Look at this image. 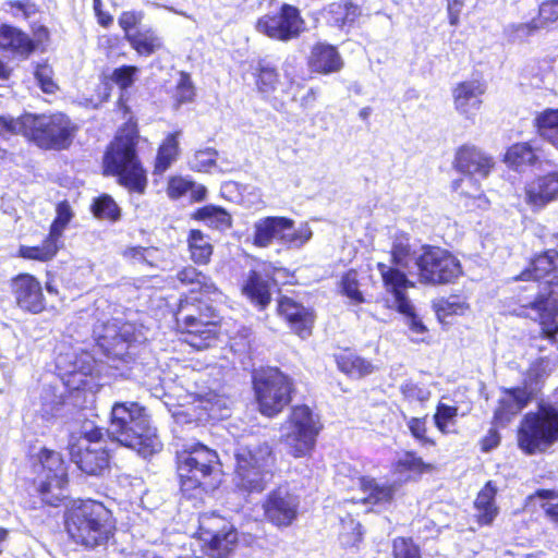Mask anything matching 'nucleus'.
<instances>
[{
	"instance_id": "1",
	"label": "nucleus",
	"mask_w": 558,
	"mask_h": 558,
	"mask_svg": "<svg viewBox=\"0 0 558 558\" xmlns=\"http://www.w3.org/2000/svg\"><path fill=\"white\" fill-rule=\"evenodd\" d=\"M138 142L137 123L130 118L108 146L104 168L107 174L118 177L120 185L131 192L144 194L147 187V173L136 151Z\"/></svg>"
},
{
	"instance_id": "2",
	"label": "nucleus",
	"mask_w": 558,
	"mask_h": 558,
	"mask_svg": "<svg viewBox=\"0 0 558 558\" xmlns=\"http://www.w3.org/2000/svg\"><path fill=\"white\" fill-rule=\"evenodd\" d=\"M109 432L121 445L145 458L158 452L162 447L146 410L136 402L113 404Z\"/></svg>"
},
{
	"instance_id": "3",
	"label": "nucleus",
	"mask_w": 558,
	"mask_h": 558,
	"mask_svg": "<svg viewBox=\"0 0 558 558\" xmlns=\"http://www.w3.org/2000/svg\"><path fill=\"white\" fill-rule=\"evenodd\" d=\"M65 529L75 543L94 548L111 537L114 525L111 512L102 504L86 500L68 511Z\"/></svg>"
},
{
	"instance_id": "4",
	"label": "nucleus",
	"mask_w": 558,
	"mask_h": 558,
	"mask_svg": "<svg viewBox=\"0 0 558 558\" xmlns=\"http://www.w3.org/2000/svg\"><path fill=\"white\" fill-rule=\"evenodd\" d=\"M0 124L13 133L23 134L43 148H65L74 133L70 120L60 112L50 116L26 113L10 120L0 118Z\"/></svg>"
},
{
	"instance_id": "5",
	"label": "nucleus",
	"mask_w": 558,
	"mask_h": 558,
	"mask_svg": "<svg viewBox=\"0 0 558 558\" xmlns=\"http://www.w3.org/2000/svg\"><path fill=\"white\" fill-rule=\"evenodd\" d=\"M218 456L204 445L196 444L178 453V474L181 490L189 497L194 492L208 490L219 482Z\"/></svg>"
},
{
	"instance_id": "6",
	"label": "nucleus",
	"mask_w": 558,
	"mask_h": 558,
	"mask_svg": "<svg viewBox=\"0 0 558 558\" xmlns=\"http://www.w3.org/2000/svg\"><path fill=\"white\" fill-rule=\"evenodd\" d=\"M235 483L243 490L262 492L272 477V449L267 442L241 445L235 452Z\"/></svg>"
},
{
	"instance_id": "7",
	"label": "nucleus",
	"mask_w": 558,
	"mask_h": 558,
	"mask_svg": "<svg viewBox=\"0 0 558 558\" xmlns=\"http://www.w3.org/2000/svg\"><path fill=\"white\" fill-rule=\"evenodd\" d=\"M313 230L307 222L295 226V221L284 216L258 218L252 226L250 239L259 248L277 243L287 248L299 250L311 241Z\"/></svg>"
},
{
	"instance_id": "8",
	"label": "nucleus",
	"mask_w": 558,
	"mask_h": 558,
	"mask_svg": "<svg viewBox=\"0 0 558 558\" xmlns=\"http://www.w3.org/2000/svg\"><path fill=\"white\" fill-rule=\"evenodd\" d=\"M519 448L526 454L545 452L558 441V409L542 407L525 414L517 435Z\"/></svg>"
},
{
	"instance_id": "9",
	"label": "nucleus",
	"mask_w": 558,
	"mask_h": 558,
	"mask_svg": "<svg viewBox=\"0 0 558 558\" xmlns=\"http://www.w3.org/2000/svg\"><path fill=\"white\" fill-rule=\"evenodd\" d=\"M101 429L87 423L69 441L72 461L87 475H101L109 468V454Z\"/></svg>"
},
{
	"instance_id": "10",
	"label": "nucleus",
	"mask_w": 558,
	"mask_h": 558,
	"mask_svg": "<svg viewBox=\"0 0 558 558\" xmlns=\"http://www.w3.org/2000/svg\"><path fill=\"white\" fill-rule=\"evenodd\" d=\"M322 429L319 416L307 405L294 407L283 426L282 441L289 454L304 458L312 454Z\"/></svg>"
},
{
	"instance_id": "11",
	"label": "nucleus",
	"mask_w": 558,
	"mask_h": 558,
	"mask_svg": "<svg viewBox=\"0 0 558 558\" xmlns=\"http://www.w3.org/2000/svg\"><path fill=\"white\" fill-rule=\"evenodd\" d=\"M386 292L389 298L386 299L387 307L397 310L408 317V325L413 335L414 341H422L427 332L426 326L415 315L414 308L407 296V291L414 287L404 272L386 266L384 263L377 264Z\"/></svg>"
},
{
	"instance_id": "12",
	"label": "nucleus",
	"mask_w": 558,
	"mask_h": 558,
	"mask_svg": "<svg viewBox=\"0 0 558 558\" xmlns=\"http://www.w3.org/2000/svg\"><path fill=\"white\" fill-rule=\"evenodd\" d=\"M192 306L187 300L181 301L177 320L184 336L183 340L196 350H204L217 340L218 317L209 306L205 311L201 306L195 310Z\"/></svg>"
},
{
	"instance_id": "13",
	"label": "nucleus",
	"mask_w": 558,
	"mask_h": 558,
	"mask_svg": "<svg viewBox=\"0 0 558 558\" xmlns=\"http://www.w3.org/2000/svg\"><path fill=\"white\" fill-rule=\"evenodd\" d=\"M35 464V484L44 502L56 506L63 498L68 471L62 456L53 450L41 449Z\"/></svg>"
},
{
	"instance_id": "14",
	"label": "nucleus",
	"mask_w": 558,
	"mask_h": 558,
	"mask_svg": "<svg viewBox=\"0 0 558 558\" xmlns=\"http://www.w3.org/2000/svg\"><path fill=\"white\" fill-rule=\"evenodd\" d=\"M254 388L263 415H277L290 401L291 383L276 368L262 372L254 377Z\"/></svg>"
},
{
	"instance_id": "15",
	"label": "nucleus",
	"mask_w": 558,
	"mask_h": 558,
	"mask_svg": "<svg viewBox=\"0 0 558 558\" xmlns=\"http://www.w3.org/2000/svg\"><path fill=\"white\" fill-rule=\"evenodd\" d=\"M421 282L441 284L449 283L461 274L459 259L446 250L430 247L416 260Z\"/></svg>"
},
{
	"instance_id": "16",
	"label": "nucleus",
	"mask_w": 558,
	"mask_h": 558,
	"mask_svg": "<svg viewBox=\"0 0 558 558\" xmlns=\"http://www.w3.org/2000/svg\"><path fill=\"white\" fill-rule=\"evenodd\" d=\"M300 496L288 485L270 490L262 502L265 520L281 529L288 527L299 517Z\"/></svg>"
},
{
	"instance_id": "17",
	"label": "nucleus",
	"mask_w": 558,
	"mask_h": 558,
	"mask_svg": "<svg viewBox=\"0 0 558 558\" xmlns=\"http://www.w3.org/2000/svg\"><path fill=\"white\" fill-rule=\"evenodd\" d=\"M558 268V252L549 250L537 255L531 265V268L524 270L520 275L521 280L533 279L541 281L546 279L542 284L543 288L538 306L553 307L558 305V276L554 272Z\"/></svg>"
},
{
	"instance_id": "18",
	"label": "nucleus",
	"mask_w": 558,
	"mask_h": 558,
	"mask_svg": "<svg viewBox=\"0 0 558 558\" xmlns=\"http://www.w3.org/2000/svg\"><path fill=\"white\" fill-rule=\"evenodd\" d=\"M202 537L210 558H228L239 541L234 526L220 517H205L201 522Z\"/></svg>"
},
{
	"instance_id": "19",
	"label": "nucleus",
	"mask_w": 558,
	"mask_h": 558,
	"mask_svg": "<svg viewBox=\"0 0 558 558\" xmlns=\"http://www.w3.org/2000/svg\"><path fill=\"white\" fill-rule=\"evenodd\" d=\"M256 28L271 39L288 41L305 29V22L296 8L284 4L278 13L260 17Z\"/></svg>"
},
{
	"instance_id": "20",
	"label": "nucleus",
	"mask_w": 558,
	"mask_h": 558,
	"mask_svg": "<svg viewBox=\"0 0 558 558\" xmlns=\"http://www.w3.org/2000/svg\"><path fill=\"white\" fill-rule=\"evenodd\" d=\"M558 25V0H546L541 3L537 16L529 22L507 24L502 29L504 38L509 44H524L536 32Z\"/></svg>"
},
{
	"instance_id": "21",
	"label": "nucleus",
	"mask_w": 558,
	"mask_h": 558,
	"mask_svg": "<svg viewBox=\"0 0 558 558\" xmlns=\"http://www.w3.org/2000/svg\"><path fill=\"white\" fill-rule=\"evenodd\" d=\"M136 340L135 329L132 324L124 323L118 326L116 323H108L104 327V333L99 335V345L116 359L126 361L131 355Z\"/></svg>"
},
{
	"instance_id": "22",
	"label": "nucleus",
	"mask_w": 558,
	"mask_h": 558,
	"mask_svg": "<svg viewBox=\"0 0 558 558\" xmlns=\"http://www.w3.org/2000/svg\"><path fill=\"white\" fill-rule=\"evenodd\" d=\"M16 304L24 311L38 314L45 310V298L40 282L29 274H20L11 281Z\"/></svg>"
},
{
	"instance_id": "23",
	"label": "nucleus",
	"mask_w": 558,
	"mask_h": 558,
	"mask_svg": "<svg viewBox=\"0 0 558 558\" xmlns=\"http://www.w3.org/2000/svg\"><path fill=\"white\" fill-rule=\"evenodd\" d=\"M486 84L481 80L458 83L452 89L454 109L465 119L473 120L482 107Z\"/></svg>"
},
{
	"instance_id": "24",
	"label": "nucleus",
	"mask_w": 558,
	"mask_h": 558,
	"mask_svg": "<svg viewBox=\"0 0 558 558\" xmlns=\"http://www.w3.org/2000/svg\"><path fill=\"white\" fill-rule=\"evenodd\" d=\"M494 165L493 158L474 145L459 147L453 160L454 169L468 174L471 179L473 177L487 178Z\"/></svg>"
},
{
	"instance_id": "25",
	"label": "nucleus",
	"mask_w": 558,
	"mask_h": 558,
	"mask_svg": "<svg viewBox=\"0 0 558 558\" xmlns=\"http://www.w3.org/2000/svg\"><path fill=\"white\" fill-rule=\"evenodd\" d=\"M525 203L538 210L558 196V172H550L537 177L526 183L524 187Z\"/></svg>"
},
{
	"instance_id": "26",
	"label": "nucleus",
	"mask_w": 558,
	"mask_h": 558,
	"mask_svg": "<svg viewBox=\"0 0 558 558\" xmlns=\"http://www.w3.org/2000/svg\"><path fill=\"white\" fill-rule=\"evenodd\" d=\"M278 310L299 337L304 339L311 335L314 323L312 312L287 296L279 301Z\"/></svg>"
},
{
	"instance_id": "27",
	"label": "nucleus",
	"mask_w": 558,
	"mask_h": 558,
	"mask_svg": "<svg viewBox=\"0 0 558 558\" xmlns=\"http://www.w3.org/2000/svg\"><path fill=\"white\" fill-rule=\"evenodd\" d=\"M531 400V393L523 388L505 390L494 413L497 425H507Z\"/></svg>"
},
{
	"instance_id": "28",
	"label": "nucleus",
	"mask_w": 558,
	"mask_h": 558,
	"mask_svg": "<svg viewBox=\"0 0 558 558\" xmlns=\"http://www.w3.org/2000/svg\"><path fill=\"white\" fill-rule=\"evenodd\" d=\"M307 64L313 72L327 75L339 72L344 63L335 46L318 43L313 46Z\"/></svg>"
},
{
	"instance_id": "29",
	"label": "nucleus",
	"mask_w": 558,
	"mask_h": 558,
	"mask_svg": "<svg viewBox=\"0 0 558 558\" xmlns=\"http://www.w3.org/2000/svg\"><path fill=\"white\" fill-rule=\"evenodd\" d=\"M360 487L363 493V497L360 498V501L363 504L385 506L391 504L399 485L396 482H378L373 477L363 476L360 478Z\"/></svg>"
},
{
	"instance_id": "30",
	"label": "nucleus",
	"mask_w": 558,
	"mask_h": 558,
	"mask_svg": "<svg viewBox=\"0 0 558 558\" xmlns=\"http://www.w3.org/2000/svg\"><path fill=\"white\" fill-rule=\"evenodd\" d=\"M182 134V130H175L166 134L158 146L154 160V175H162L178 160L181 153L180 140Z\"/></svg>"
},
{
	"instance_id": "31",
	"label": "nucleus",
	"mask_w": 558,
	"mask_h": 558,
	"mask_svg": "<svg viewBox=\"0 0 558 558\" xmlns=\"http://www.w3.org/2000/svg\"><path fill=\"white\" fill-rule=\"evenodd\" d=\"M504 162L517 172H525L539 161L538 151L529 142H519L509 146L504 155Z\"/></svg>"
},
{
	"instance_id": "32",
	"label": "nucleus",
	"mask_w": 558,
	"mask_h": 558,
	"mask_svg": "<svg viewBox=\"0 0 558 558\" xmlns=\"http://www.w3.org/2000/svg\"><path fill=\"white\" fill-rule=\"evenodd\" d=\"M497 486L493 482H487L478 492L474 500V517L480 525H490L499 513L495 497Z\"/></svg>"
},
{
	"instance_id": "33",
	"label": "nucleus",
	"mask_w": 558,
	"mask_h": 558,
	"mask_svg": "<svg viewBox=\"0 0 558 558\" xmlns=\"http://www.w3.org/2000/svg\"><path fill=\"white\" fill-rule=\"evenodd\" d=\"M0 49L28 57L34 51V46L25 33L15 27L2 25L0 26Z\"/></svg>"
},
{
	"instance_id": "34",
	"label": "nucleus",
	"mask_w": 558,
	"mask_h": 558,
	"mask_svg": "<svg viewBox=\"0 0 558 558\" xmlns=\"http://www.w3.org/2000/svg\"><path fill=\"white\" fill-rule=\"evenodd\" d=\"M335 360L340 372L352 378H361L374 372V365L356 355L350 350H342L335 354Z\"/></svg>"
},
{
	"instance_id": "35",
	"label": "nucleus",
	"mask_w": 558,
	"mask_h": 558,
	"mask_svg": "<svg viewBox=\"0 0 558 558\" xmlns=\"http://www.w3.org/2000/svg\"><path fill=\"white\" fill-rule=\"evenodd\" d=\"M456 192H459L464 198V206L470 209H478L485 211L489 208L490 202L487 196L481 191L480 186L475 184L471 178L456 180L452 183Z\"/></svg>"
},
{
	"instance_id": "36",
	"label": "nucleus",
	"mask_w": 558,
	"mask_h": 558,
	"mask_svg": "<svg viewBox=\"0 0 558 558\" xmlns=\"http://www.w3.org/2000/svg\"><path fill=\"white\" fill-rule=\"evenodd\" d=\"M533 125L539 137L558 150V109L546 108L536 112Z\"/></svg>"
},
{
	"instance_id": "37",
	"label": "nucleus",
	"mask_w": 558,
	"mask_h": 558,
	"mask_svg": "<svg viewBox=\"0 0 558 558\" xmlns=\"http://www.w3.org/2000/svg\"><path fill=\"white\" fill-rule=\"evenodd\" d=\"M64 359L60 356L57 361L58 366L64 371L66 375L70 376L68 383H77L75 388H80L81 386L86 385V380L84 379L88 375H92L94 371L95 361L90 354L84 352L80 356L75 357V361L69 366H64Z\"/></svg>"
},
{
	"instance_id": "38",
	"label": "nucleus",
	"mask_w": 558,
	"mask_h": 558,
	"mask_svg": "<svg viewBox=\"0 0 558 558\" xmlns=\"http://www.w3.org/2000/svg\"><path fill=\"white\" fill-rule=\"evenodd\" d=\"M177 278L181 283L192 286L191 292H199L209 296L220 294L214 282L193 266L182 268L178 271Z\"/></svg>"
},
{
	"instance_id": "39",
	"label": "nucleus",
	"mask_w": 558,
	"mask_h": 558,
	"mask_svg": "<svg viewBox=\"0 0 558 558\" xmlns=\"http://www.w3.org/2000/svg\"><path fill=\"white\" fill-rule=\"evenodd\" d=\"M191 259L197 265H207L214 252L208 235L201 230H191L187 238Z\"/></svg>"
},
{
	"instance_id": "40",
	"label": "nucleus",
	"mask_w": 558,
	"mask_h": 558,
	"mask_svg": "<svg viewBox=\"0 0 558 558\" xmlns=\"http://www.w3.org/2000/svg\"><path fill=\"white\" fill-rule=\"evenodd\" d=\"M243 294L253 303L265 307L270 301V292L268 281L258 272L252 271L242 287Z\"/></svg>"
},
{
	"instance_id": "41",
	"label": "nucleus",
	"mask_w": 558,
	"mask_h": 558,
	"mask_svg": "<svg viewBox=\"0 0 558 558\" xmlns=\"http://www.w3.org/2000/svg\"><path fill=\"white\" fill-rule=\"evenodd\" d=\"M254 75L258 92L266 96L272 95L281 85L276 68L265 60L257 62Z\"/></svg>"
},
{
	"instance_id": "42",
	"label": "nucleus",
	"mask_w": 558,
	"mask_h": 558,
	"mask_svg": "<svg viewBox=\"0 0 558 558\" xmlns=\"http://www.w3.org/2000/svg\"><path fill=\"white\" fill-rule=\"evenodd\" d=\"M438 319L441 323H450L452 316H464L470 311V305L460 296L453 295L441 299L434 304Z\"/></svg>"
},
{
	"instance_id": "43",
	"label": "nucleus",
	"mask_w": 558,
	"mask_h": 558,
	"mask_svg": "<svg viewBox=\"0 0 558 558\" xmlns=\"http://www.w3.org/2000/svg\"><path fill=\"white\" fill-rule=\"evenodd\" d=\"M193 217L216 229H226L231 226V216L223 208L214 205L197 209Z\"/></svg>"
},
{
	"instance_id": "44",
	"label": "nucleus",
	"mask_w": 558,
	"mask_h": 558,
	"mask_svg": "<svg viewBox=\"0 0 558 558\" xmlns=\"http://www.w3.org/2000/svg\"><path fill=\"white\" fill-rule=\"evenodd\" d=\"M57 241L49 234L48 239L38 246L21 245L17 256L38 262L50 260L58 252Z\"/></svg>"
},
{
	"instance_id": "45",
	"label": "nucleus",
	"mask_w": 558,
	"mask_h": 558,
	"mask_svg": "<svg viewBox=\"0 0 558 558\" xmlns=\"http://www.w3.org/2000/svg\"><path fill=\"white\" fill-rule=\"evenodd\" d=\"M444 399L437 403L433 420L436 428L441 434H450L454 432L453 427L456 426L459 411L456 405L446 403Z\"/></svg>"
},
{
	"instance_id": "46",
	"label": "nucleus",
	"mask_w": 558,
	"mask_h": 558,
	"mask_svg": "<svg viewBox=\"0 0 558 558\" xmlns=\"http://www.w3.org/2000/svg\"><path fill=\"white\" fill-rule=\"evenodd\" d=\"M131 46L140 53L149 56L161 48V39L151 31H138L129 35Z\"/></svg>"
},
{
	"instance_id": "47",
	"label": "nucleus",
	"mask_w": 558,
	"mask_h": 558,
	"mask_svg": "<svg viewBox=\"0 0 558 558\" xmlns=\"http://www.w3.org/2000/svg\"><path fill=\"white\" fill-rule=\"evenodd\" d=\"M328 14H330V21L339 26L344 27L351 25L357 16L361 14V10L357 5L343 1L340 3H332L328 8Z\"/></svg>"
},
{
	"instance_id": "48",
	"label": "nucleus",
	"mask_w": 558,
	"mask_h": 558,
	"mask_svg": "<svg viewBox=\"0 0 558 558\" xmlns=\"http://www.w3.org/2000/svg\"><path fill=\"white\" fill-rule=\"evenodd\" d=\"M412 260L410 239L405 234L396 235L391 247V268L403 272L400 268H408ZM390 267V265H388Z\"/></svg>"
},
{
	"instance_id": "49",
	"label": "nucleus",
	"mask_w": 558,
	"mask_h": 558,
	"mask_svg": "<svg viewBox=\"0 0 558 558\" xmlns=\"http://www.w3.org/2000/svg\"><path fill=\"white\" fill-rule=\"evenodd\" d=\"M339 288L341 293L351 302L359 304L364 302V296L360 290L359 274L354 269H350L341 276Z\"/></svg>"
},
{
	"instance_id": "50",
	"label": "nucleus",
	"mask_w": 558,
	"mask_h": 558,
	"mask_svg": "<svg viewBox=\"0 0 558 558\" xmlns=\"http://www.w3.org/2000/svg\"><path fill=\"white\" fill-rule=\"evenodd\" d=\"M95 217L116 221L120 218V208L109 195H101L92 206Z\"/></svg>"
},
{
	"instance_id": "51",
	"label": "nucleus",
	"mask_w": 558,
	"mask_h": 558,
	"mask_svg": "<svg viewBox=\"0 0 558 558\" xmlns=\"http://www.w3.org/2000/svg\"><path fill=\"white\" fill-rule=\"evenodd\" d=\"M425 469L426 465L421 458L412 453H405L396 463L395 473L404 475V478L409 480L411 478L412 474H421Z\"/></svg>"
},
{
	"instance_id": "52",
	"label": "nucleus",
	"mask_w": 558,
	"mask_h": 558,
	"mask_svg": "<svg viewBox=\"0 0 558 558\" xmlns=\"http://www.w3.org/2000/svg\"><path fill=\"white\" fill-rule=\"evenodd\" d=\"M400 391L409 402L417 401L424 403L428 401L432 396V390L428 385L413 380L403 383L400 387Z\"/></svg>"
},
{
	"instance_id": "53",
	"label": "nucleus",
	"mask_w": 558,
	"mask_h": 558,
	"mask_svg": "<svg viewBox=\"0 0 558 558\" xmlns=\"http://www.w3.org/2000/svg\"><path fill=\"white\" fill-rule=\"evenodd\" d=\"M195 88L189 74L180 73L172 90V98L177 105L190 102L194 99Z\"/></svg>"
},
{
	"instance_id": "54",
	"label": "nucleus",
	"mask_w": 558,
	"mask_h": 558,
	"mask_svg": "<svg viewBox=\"0 0 558 558\" xmlns=\"http://www.w3.org/2000/svg\"><path fill=\"white\" fill-rule=\"evenodd\" d=\"M218 153L214 148L196 150L190 160V167L199 172H209L215 166Z\"/></svg>"
},
{
	"instance_id": "55",
	"label": "nucleus",
	"mask_w": 558,
	"mask_h": 558,
	"mask_svg": "<svg viewBox=\"0 0 558 558\" xmlns=\"http://www.w3.org/2000/svg\"><path fill=\"white\" fill-rule=\"evenodd\" d=\"M34 76L44 93L53 94L58 89V85L53 80L52 68L49 64H37L34 71Z\"/></svg>"
},
{
	"instance_id": "56",
	"label": "nucleus",
	"mask_w": 558,
	"mask_h": 558,
	"mask_svg": "<svg viewBox=\"0 0 558 558\" xmlns=\"http://www.w3.org/2000/svg\"><path fill=\"white\" fill-rule=\"evenodd\" d=\"M140 70L133 65H123L113 70L110 78L122 90L131 87L138 74Z\"/></svg>"
},
{
	"instance_id": "57",
	"label": "nucleus",
	"mask_w": 558,
	"mask_h": 558,
	"mask_svg": "<svg viewBox=\"0 0 558 558\" xmlns=\"http://www.w3.org/2000/svg\"><path fill=\"white\" fill-rule=\"evenodd\" d=\"M73 217L72 209L66 202H62L57 206V217L51 225L50 235L58 240L68 223Z\"/></svg>"
},
{
	"instance_id": "58",
	"label": "nucleus",
	"mask_w": 558,
	"mask_h": 558,
	"mask_svg": "<svg viewBox=\"0 0 558 558\" xmlns=\"http://www.w3.org/2000/svg\"><path fill=\"white\" fill-rule=\"evenodd\" d=\"M532 499H538L541 507L545 512L558 523V495L550 490H538L532 496Z\"/></svg>"
},
{
	"instance_id": "59",
	"label": "nucleus",
	"mask_w": 558,
	"mask_h": 558,
	"mask_svg": "<svg viewBox=\"0 0 558 558\" xmlns=\"http://www.w3.org/2000/svg\"><path fill=\"white\" fill-rule=\"evenodd\" d=\"M395 558H421L418 547L411 541L399 537L393 542Z\"/></svg>"
},
{
	"instance_id": "60",
	"label": "nucleus",
	"mask_w": 558,
	"mask_h": 558,
	"mask_svg": "<svg viewBox=\"0 0 558 558\" xmlns=\"http://www.w3.org/2000/svg\"><path fill=\"white\" fill-rule=\"evenodd\" d=\"M192 187V182L183 177H171L168 181L167 194L170 198L177 199L183 196Z\"/></svg>"
},
{
	"instance_id": "61",
	"label": "nucleus",
	"mask_w": 558,
	"mask_h": 558,
	"mask_svg": "<svg viewBox=\"0 0 558 558\" xmlns=\"http://www.w3.org/2000/svg\"><path fill=\"white\" fill-rule=\"evenodd\" d=\"M407 426L414 438L422 442L433 444L426 435L427 427L425 417H410L407 421Z\"/></svg>"
},
{
	"instance_id": "62",
	"label": "nucleus",
	"mask_w": 558,
	"mask_h": 558,
	"mask_svg": "<svg viewBox=\"0 0 558 558\" xmlns=\"http://www.w3.org/2000/svg\"><path fill=\"white\" fill-rule=\"evenodd\" d=\"M557 365L558 361L556 359L544 357L532 365L530 373L538 379L550 374Z\"/></svg>"
},
{
	"instance_id": "63",
	"label": "nucleus",
	"mask_w": 558,
	"mask_h": 558,
	"mask_svg": "<svg viewBox=\"0 0 558 558\" xmlns=\"http://www.w3.org/2000/svg\"><path fill=\"white\" fill-rule=\"evenodd\" d=\"M142 14L138 12L128 11L123 12L119 17V25L125 32V37L129 39V35H134L132 31L142 21Z\"/></svg>"
},
{
	"instance_id": "64",
	"label": "nucleus",
	"mask_w": 558,
	"mask_h": 558,
	"mask_svg": "<svg viewBox=\"0 0 558 558\" xmlns=\"http://www.w3.org/2000/svg\"><path fill=\"white\" fill-rule=\"evenodd\" d=\"M283 73L287 82L289 83V87L284 89L289 93L294 86L300 87V84L296 82L298 78V62L295 58H288L283 63Z\"/></svg>"
}]
</instances>
